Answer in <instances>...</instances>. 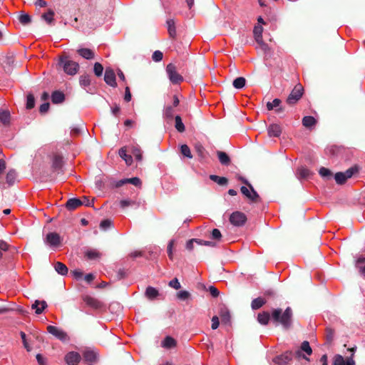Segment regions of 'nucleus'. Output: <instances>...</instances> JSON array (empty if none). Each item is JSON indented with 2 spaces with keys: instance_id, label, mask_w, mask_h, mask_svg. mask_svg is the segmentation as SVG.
Masks as SVG:
<instances>
[{
  "instance_id": "nucleus-44",
  "label": "nucleus",
  "mask_w": 365,
  "mask_h": 365,
  "mask_svg": "<svg viewBox=\"0 0 365 365\" xmlns=\"http://www.w3.org/2000/svg\"><path fill=\"white\" fill-rule=\"evenodd\" d=\"M94 73L97 76H101L103 74V67L100 63H96L94 64Z\"/></svg>"
},
{
  "instance_id": "nucleus-18",
  "label": "nucleus",
  "mask_w": 365,
  "mask_h": 365,
  "mask_svg": "<svg viewBox=\"0 0 365 365\" xmlns=\"http://www.w3.org/2000/svg\"><path fill=\"white\" fill-rule=\"evenodd\" d=\"M301 351H303L306 352L308 355H310L312 353V348L309 346V344L308 341H304L302 342V344L301 345V350H298V351H297L295 352V354H296L297 357H301L302 356Z\"/></svg>"
},
{
  "instance_id": "nucleus-49",
  "label": "nucleus",
  "mask_w": 365,
  "mask_h": 365,
  "mask_svg": "<svg viewBox=\"0 0 365 365\" xmlns=\"http://www.w3.org/2000/svg\"><path fill=\"white\" fill-rule=\"evenodd\" d=\"M163 54L160 51H155L152 56V58L155 62H159L163 59Z\"/></svg>"
},
{
  "instance_id": "nucleus-3",
  "label": "nucleus",
  "mask_w": 365,
  "mask_h": 365,
  "mask_svg": "<svg viewBox=\"0 0 365 365\" xmlns=\"http://www.w3.org/2000/svg\"><path fill=\"white\" fill-rule=\"evenodd\" d=\"M166 73L169 80L173 84L180 83L183 81V77L178 73L175 66L173 63L167 66Z\"/></svg>"
},
{
  "instance_id": "nucleus-12",
  "label": "nucleus",
  "mask_w": 365,
  "mask_h": 365,
  "mask_svg": "<svg viewBox=\"0 0 365 365\" xmlns=\"http://www.w3.org/2000/svg\"><path fill=\"white\" fill-rule=\"evenodd\" d=\"M104 80L107 84L110 86L115 87V75L111 68H106L104 76Z\"/></svg>"
},
{
  "instance_id": "nucleus-53",
  "label": "nucleus",
  "mask_w": 365,
  "mask_h": 365,
  "mask_svg": "<svg viewBox=\"0 0 365 365\" xmlns=\"http://www.w3.org/2000/svg\"><path fill=\"white\" fill-rule=\"evenodd\" d=\"M132 153L138 160H142V153L139 148H133Z\"/></svg>"
},
{
  "instance_id": "nucleus-40",
  "label": "nucleus",
  "mask_w": 365,
  "mask_h": 365,
  "mask_svg": "<svg viewBox=\"0 0 365 365\" xmlns=\"http://www.w3.org/2000/svg\"><path fill=\"white\" fill-rule=\"evenodd\" d=\"M180 150H181L182 154L184 156H185V157H187L188 158H192L190 149V148L187 145H182L181 146V148H180Z\"/></svg>"
},
{
  "instance_id": "nucleus-58",
  "label": "nucleus",
  "mask_w": 365,
  "mask_h": 365,
  "mask_svg": "<svg viewBox=\"0 0 365 365\" xmlns=\"http://www.w3.org/2000/svg\"><path fill=\"white\" fill-rule=\"evenodd\" d=\"M111 221L109 220H103L101 224H100V227L103 229V230H107L108 228H109L110 226H111Z\"/></svg>"
},
{
  "instance_id": "nucleus-27",
  "label": "nucleus",
  "mask_w": 365,
  "mask_h": 365,
  "mask_svg": "<svg viewBox=\"0 0 365 365\" xmlns=\"http://www.w3.org/2000/svg\"><path fill=\"white\" fill-rule=\"evenodd\" d=\"M270 316L268 312L259 313L257 316V321L259 324L266 325L268 324Z\"/></svg>"
},
{
  "instance_id": "nucleus-25",
  "label": "nucleus",
  "mask_w": 365,
  "mask_h": 365,
  "mask_svg": "<svg viewBox=\"0 0 365 365\" xmlns=\"http://www.w3.org/2000/svg\"><path fill=\"white\" fill-rule=\"evenodd\" d=\"M119 155L125 161L127 165H131L133 162L132 156L126 153V150L124 148L119 150Z\"/></svg>"
},
{
  "instance_id": "nucleus-45",
  "label": "nucleus",
  "mask_w": 365,
  "mask_h": 365,
  "mask_svg": "<svg viewBox=\"0 0 365 365\" xmlns=\"http://www.w3.org/2000/svg\"><path fill=\"white\" fill-rule=\"evenodd\" d=\"M175 240H171L168 245V257L170 259H173V250L175 246Z\"/></svg>"
},
{
  "instance_id": "nucleus-13",
  "label": "nucleus",
  "mask_w": 365,
  "mask_h": 365,
  "mask_svg": "<svg viewBox=\"0 0 365 365\" xmlns=\"http://www.w3.org/2000/svg\"><path fill=\"white\" fill-rule=\"evenodd\" d=\"M267 133L269 137H279L282 133V128L278 124H271L267 128Z\"/></svg>"
},
{
  "instance_id": "nucleus-35",
  "label": "nucleus",
  "mask_w": 365,
  "mask_h": 365,
  "mask_svg": "<svg viewBox=\"0 0 365 365\" xmlns=\"http://www.w3.org/2000/svg\"><path fill=\"white\" fill-rule=\"evenodd\" d=\"M121 208L125 209L129 206L138 205L135 200L130 199H123L119 202Z\"/></svg>"
},
{
  "instance_id": "nucleus-14",
  "label": "nucleus",
  "mask_w": 365,
  "mask_h": 365,
  "mask_svg": "<svg viewBox=\"0 0 365 365\" xmlns=\"http://www.w3.org/2000/svg\"><path fill=\"white\" fill-rule=\"evenodd\" d=\"M262 32L263 28L261 25H257L255 26L253 33L256 41L260 45H264L262 41Z\"/></svg>"
},
{
  "instance_id": "nucleus-47",
  "label": "nucleus",
  "mask_w": 365,
  "mask_h": 365,
  "mask_svg": "<svg viewBox=\"0 0 365 365\" xmlns=\"http://www.w3.org/2000/svg\"><path fill=\"white\" fill-rule=\"evenodd\" d=\"M35 101L33 95L29 94L27 96L26 108L31 109L34 107Z\"/></svg>"
},
{
  "instance_id": "nucleus-21",
  "label": "nucleus",
  "mask_w": 365,
  "mask_h": 365,
  "mask_svg": "<svg viewBox=\"0 0 365 365\" xmlns=\"http://www.w3.org/2000/svg\"><path fill=\"white\" fill-rule=\"evenodd\" d=\"M10 122V113L7 110H0V123L6 125Z\"/></svg>"
},
{
  "instance_id": "nucleus-64",
  "label": "nucleus",
  "mask_w": 365,
  "mask_h": 365,
  "mask_svg": "<svg viewBox=\"0 0 365 365\" xmlns=\"http://www.w3.org/2000/svg\"><path fill=\"white\" fill-rule=\"evenodd\" d=\"M49 108V103H43L41 107H40V112L42 113H44L48 111Z\"/></svg>"
},
{
  "instance_id": "nucleus-63",
  "label": "nucleus",
  "mask_w": 365,
  "mask_h": 365,
  "mask_svg": "<svg viewBox=\"0 0 365 365\" xmlns=\"http://www.w3.org/2000/svg\"><path fill=\"white\" fill-rule=\"evenodd\" d=\"M220 316L222 320L224 321L225 322H228L230 321V317L228 312L225 311V312H222Z\"/></svg>"
},
{
  "instance_id": "nucleus-42",
  "label": "nucleus",
  "mask_w": 365,
  "mask_h": 365,
  "mask_svg": "<svg viewBox=\"0 0 365 365\" xmlns=\"http://www.w3.org/2000/svg\"><path fill=\"white\" fill-rule=\"evenodd\" d=\"M19 20L22 24L26 25L31 22V17L27 14H21L19 16Z\"/></svg>"
},
{
  "instance_id": "nucleus-57",
  "label": "nucleus",
  "mask_w": 365,
  "mask_h": 365,
  "mask_svg": "<svg viewBox=\"0 0 365 365\" xmlns=\"http://www.w3.org/2000/svg\"><path fill=\"white\" fill-rule=\"evenodd\" d=\"M128 183H131L135 186H139L141 184V181L138 178H127Z\"/></svg>"
},
{
  "instance_id": "nucleus-38",
  "label": "nucleus",
  "mask_w": 365,
  "mask_h": 365,
  "mask_svg": "<svg viewBox=\"0 0 365 365\" xmlns=\"http://www.w3.org/2000/svg\"><path fill=\"white\" fill-rule=\"evenodd\" d=\"M86 257L89 259H96L100 258L101 254L96 250H91L86 252Z\"/></svg>"
},
{
  "instance_id": "nucleus-26",
  "label": "nucleus",
  "mask_w": 365,
  "mask_h": 365,
  "mask_svg": "<svg viewBox=\"0 0 365 365\" xmlns=\"http://www.w3.org/2000/svg\"><path fill=\"white\" fill-rule=\"evenodd\" d=\"M316 123L315 118L312 116H305L302 119V125L306 128H312Z\"/></svg>"
},
{
  "instance_id": "nucleus-37",
  "label": "nucleus",
  "mask_w": 365,
  "mask_h": 365,
  "mask_svg": "<svg viewBox=\"0 0 365 365\" xmlns=\"http://www.w3.org/2000/svg\"><path fill=\"white\" fill-rule=\"evenodd\" d=\"M79 83L81 87L86 88L91 84V78L88 75H83L80 77Z\"/></svg>"
},
{
  "instance_id": "nucleus-22",
  "label": "nucleus",
  "mask_w": 365,
  "mask_h": 365,
  "mask_svg": "<svg viewBox=\"0 0 365 365\" xmlns=\"http://www.w3.org/2000/svg\"><path fill=\"white\" fill-rule=\"evenodd\" d=\"M81 205H83V202L79 199L71 198L67 201L66 207L68 210H74Z\"/></svg>"
},
{
  "instance_id": "nucleus-9",
  "label": "nucleus",
  "mask_w": 365,
  "mask_h": 365,
  "mask_svg": "<svg viewBox=\"0 0 365 365\" xmlns=\"http://www.w3.org/2000/svg\"><path fill=\"white\" fill-rule=\"evenodd\" d=\"M47 331L48 333L55 336L56 338L63 341H67L68 339L67 334L56 327L49 325L47 327Z\"/></svg>"
},
{
  "instance_id": "nucleus-54",
  "label": "nucleus",
  "mask_w": 365,
  "mask_h": 365,
  "mask_svg": "<svg viewBox=\"0 0 365 365\" xmlns=\"http://www.w3.org/2000/svg\"><path fill=\"white\" fill-rule=\"evenodd\" d=\"M62 164V158L60 156H56L53 160V166L55 168H60Z\"/></svg>"
},
{
  "instance_id": "nucleus-41",
  "label": "nucleus",
  "mask_w": 365,
  "mask_h": 365,
  "mask_svg": "<svg viewBox=\"0 0 365 365\" xmlns=\"http://www.w3.org/2000/svg\"><path fill=\"white\" fill-rule=\"evenodd\" d=\"M194 242L197 243L198 245H202V240H198V239H192L187 242L186 243V248L188 250H192L194 247L193 244Z\"/></svg>"
},
{
  "instance_id": "nucleus-36",
  "label": "nucleus",
  "mask_w": 365,
  "mask_h": 365,
  "mask_svg": "<svg viewBox=\"0 0 365 365\" xmlns=\"http://www.w3.org/2000/svg\"><path fill=\"white\" fill-rule=\"evenodd\" d=\"M83 356L86 361L91 362L95 361L96 358V354L93 350H86L83 352Z\"/></svg>"
},
{
  "instance_id": "nucleus-43",
  "label": "nucleus",
  "mask_w": 365,
  "mask_h": 365,
  "mask_svg": "<svg viewBox=\"0 0 365 365\" xmlns=\"http://www.w3.org/2000/svg\"><path fill=\"white\" fill-rule=\"evenodd\" d=\"M319 173V175L324 178H330L332 175L331 172L326 168H321Z\"/></svg>"
},
{
  "instance_id": "nucleus-5",
  "label": "nucleus",
  "mask_w": 365,
  "mask_h": 365,
  "mask_svg": "<svg viewBox=\"0 0 365 365\" xmlns=\"http://www.w3.org/2000/svg\"><path fill=\"white\" fill-rule=\"evenodd\" d=\"M304 88L301 84H297L287 98L289 105L295 104L302 96Z\"/></svg>"
},
{
  "instance_id": "nucleus-59",
  "label": "nucleus",
  "mask_w": 365,
  "mask_h": 365,
  "mask_svg": "<svg viewBox=\"0 0 365 365\" xmlns=\"http://www.w3.org/2000/svg\"><path fill=\"white\" fill-rule=\"evenodd\" d=\"M9 245L4 241H0V257L2 256V252H5L8 250Z\"/></svg>"
},
{
  "instance_id": "nucleus-32",
  "label": "nucleus",
  "mask_w": 365,
  "mask_h": 365,
  "mask_svg": "<svg viewBox=\"0 0 365 365\" xmlns=\"http://www.w3.org/2000/svg\"><path fill=\"white\" fill-rule=\"evenodd\" d=\"M265 304V301L261 298L258 297L252 300L251 307L253 309H258L262 307Z\"/></svg>"
},
{
  "instance_id": "nucleus-50",
  "label": "nucleus",
  "mask_w": 365,
  "mask_h": 365,
  "mask_svg": "<svg viewBox=\"0 0 365 365\" xmlns=\"http://www.w3.org/2000/svg\"><path fill=\"white\" fill-rule=\"evenodd\" d=\"M177 297L181 300H186L190 297V293L185 290L180 291L178 293Z\"/></svg>"
},
{
  "instance_id": "nucleus-56",
  "label": "nucleus",
  "mask_w": 365,
  "mask_h": 365,
  "mask_svg": "<svg viewBox=\"0 0 365 365\" xmlns=\"http://www.w3.org/2000/svg\"><path fill=\"white\" fill-rule=\"evenodd\" d=\"M211 235H212V238L213 240H220L222 237L221 232L218 229H214L212 231Z\"/></svg>"
},
{
  "instance_id": "nucleus-33",
  "label": "nucleus",
  "mask_w": 365,
  "mask_h": 365,
  "mask_svg": "<svg viewBox=\"0 0 365 365\" xmlns=\"http://www.w3.org/2000/svg\"><path fill=\"white\" fill-rule=\"evenodd\" d=\"M210 178L220 185H225L227 183V179L225 177H220L215 175H211Z\"/></svg>"
},
{
  "instance_id": "nucleus-48",
  "label": "nucleus",
  "mask_w": 365,
  "mask_h": 365,
  "mask_svg": "<svg viewBox=\"0 0 365 365\" xmlns=\"http://www.w3.org/2000/svg\"><path fill=\"white\" fill-rule=\"evenodd\" d=\"M53 11H49L48 12L44 14L42 17L48 24H51L53 19Z\"/></svg>"
},
{
  "instance_id": "nucleus-55",
  "label": "nucleus",
  "mask_w": 365,
  "mask_h": 365,
  "mask_svg": "<svg viewBox=\"0 0 365 365\" xmlns=\"http://www.w3.org/2000/svg\"><path fill=\"white\" fill-rule=\"evenodd\" d=\"M169 286L175 289H179L181 287L180 283L177 278L173 279L169 282Z\"/></svg>"
},
{
  "instance_id": "nucleus-52",
  "label": "nucleus",
  "mask_w": 365,
  "mask_h": 365,
  "mask_svg": "<svg viewBox=\"0 0 365 365\" xmlns=\"http://www.w3.org/2000/svg\"><path fill=\"white\" fill-rule=\"evenodd\" d=\"M333 365H345L344 358L341 355H336L334 358Z\"/></svg>"
},
{
  "instance_id": "nucleus-60",
  "label": "nucleus",
  "mask_w": 365,
  "mask_h": 365,
  "mask_svg": "<svg viewBox=\"0 0 365 365\" xmlns=\"http://www.w3.org/2000/svg\"><path fill=\"white\" fill-rule=\"evenodd\" d=\"M219 319L217 316L212 318V329H216L219 327Z\"/></svg>"
},
{
  "instance_id": "nucleus-39",
  "label": "nucleus",
  "mask_w": 365,
  "mask_h": 365,
  "mask_svg": "<svg viewBox=\"0 0 365 365\" xmlns=\"http://www.w3.org/2000/svg\"><path fill=\"white\" fill-rule=\"evenodd\" d=\"M175 128L179 132H183L185 130V125L182 121L181 118L179 115L175 116Z\"/></svg>"
},
{
  "instance_id": "nucleus-4",
  "label": "nucleus",
  "mask_w": 365,
  "mask_h": 365,
  "mask_svg": "<svg viewBox=\"0 0 365 365\" xmlns=\"http://www.w3.org/2000/svg\"><path fill=\"white\" fill-rule=\"evenodd\" d=\"M43 241L46 245L55 249L61 245L62 238L56 232H49L46 235Z\"/></svg>"
},
{
  "instance_id": "nucleus-10",
  "label": "nucleus",
  "mask_w": 365,
  "mask_h": 365,
  "mask_svg": "<svg viewBox=\"0 0 365 365\" xmlns=\"http://www.w3.org/2000/svg\"><path fill=\"white\" fill-rule=\"evenodd\" d=\"M292 360V352H285L277 356L273 359V362L278 365H287Z\"/></svg>"
},
{
  "instance_id": "nucleus-62",
  "label": "nucleus",
  "mask_w": 365,
  "mask_h": 365,
  "mask_svg": "<svg viewBox=\"0 0 365 365\" xmlns=\"http://www.w3.org/2000/svg\"><path fill=\"white\" fill-rule=\"evenodd\" d=\"M209 291H210L211 295L214 297H217L220 294L218 289L213 286H210L209 287Z\"/></svg>"
},
{
  "instance_id": "nucleus-7",
  "label": "nucleus",
  "mask_w": 365,
  "mask_h": 365,
  "mask_svg": "<svg viewBox=\"0 0 365 365\" xmlns=\"http://www.w3.org/2000/svg\"><path fill=\"white\" fill-rule=\"evenodd\" d=\"M241 180L244 182L245 184H247L250 189L247 187L242 186L241 187V192L242 193L245 195L248 199H250L252 201H256V200L258 198V195L256 192V191L253 189L252 186L247 182L246 180L244 178H241Z\"/></svg>"
},
{
  "instance_id": "nucleus-46",
  "label": "nucleus",
  "mask_w": 365,
  "mask_h": 365,
  "mask_svg": "<svg viewBox=\"0 0 365 365\" xmlns=\"http://www.w3.org/2000/svg\"><path fill=\"white\" fill-rule=\"evenodd\" d=\"M16 178V173L14 170H10L6 175V181L9 184L11 185L14 183Z\"/></svg>"
},
{
  "instance_id": "nucleus-6",
  "label": "nucleus",
  "mask_w": 365,
  "mask_h": 365,
  "mask_svg": "<svg viewBox=\"0 0 365 365\" xmlns=\"http://www.w3.org/2000/svg\"><path fill=\"white\" fill-rule=\"evenodd\" d=\"M357 171L355 168H350L346 170L345 172H339L336 173L334 175V179L337 184L342 185L344 184L347 179L352 177V175Z\"/></svg>"
},
{
  "instance_id": "nucleus-11",
  "label": "nucleus",
  "mask_w": 365,
  "mask_h": 365,
  "mask_svg": "<svg viewBox=\"0 0 365 365\" xmlns=\"http://www.w3.org/2000/svg\"><path fill=\"white\" fill-rule=\"evenodd\" d=\"M65 360L68 365H77L81 360V356L77 352L71 351L66 355Z\"/></svg>"
},
{
  "instance_id": "nucleus-15",
  "label": "nucleus",
  "mask_w": 365,
  "mask_h": 365,
  "mask_svg": "<svg viewBox=\"0 0 365 365\" xmlns=\"http://www.w3.org/2000/svg\"><path fill=\"white\" fill-rule=\"evenodd\" d=\"M83 301L86 304L95 309H98L101 307V302L91 296H85Z\"/></svg>"
},
{
  "instance_id": "nucleus-30",
  "label": "nucleus",
  "mask_w": 365,
  "mask_h": 365,
  "mask_svg": "<svg viewBox=\"0 0 365 365\" xmlns=\"http://www.w3.org/2000/svg\"><path fill=\"white\" fill-rule=\"evenodd\" d=\"M297 175L299 178L305 179L309 176L310 171L309 169L304 167H301L297 169Z\"/></svg>"
},
{
  "instance_id": "nucleus-8",
  "label": "nucleus",
  "mask_w": 365,
  "mask_h": 365,
  "mask_svg": "<svg viewBox=\"0 0 365 365\" xmlns=\"http://www.w3.org/2000/svg\"><path fill=\"white\" fill-rule=\"evenodd\" d=\"M247 220L245 215L241 212H234L230 217V222L235 226H242Z\"/></svg>"
},
{
  "instance_id": "nucleus-23",
  "label": "nucleus",
  "mask_w": 365,
  "mask_h": 365,
  "mask_svg": "<svg viewBox=\"0 0 365 365\" xmlns=\"http://www.w3.org/2000/svg\"><path fill=\"white\" fill-rule=\"evenodd\" d=\"M55 270L61 275H66L68 273L67 267L61 262H57L54 265Z\"/></svg>"
},
{
  "instance_id": "nucleus-2",
  "label": "nucleus",
  "mask_w": 365,
  "mask_h": 365,
  "mask_svg": "<svg viewBox=\"0 0 365 365\" xmlns=\"http://www.w3.org/2000/svg\"><path fill=\"white\" fill-rule=\"evenodd\" d=\"M59 65L63 68V71L70 76L76 75L79 69L77 62L70 60L68 57H61L59 60Z\"/></svg>"
},
{
  "instance_id": "nucleus-61",
  "label": "nucleus",
  "mask_w": 365,
  "mask_h": 365,
  "mask_svg": "<svg viewBox=\"0 0 365 365\" xmlns=\"http://www.w3.org/2000/svg\"><path fill=\"white\" fill-rule=\"evenodd\" d=\"M21 336L24 347L27 349L28 351H30L31 349L26 341L25 333L21 332Z\"/></svg>"
},
{
  "instance_id": "nucleus-17",
  "label": "nucleus",
  "mask_w": 365,
  "mask_h": 365,
  "mask_svg": "<svg viewBox=\"0 0 365 365\" xmlns=\"http://www.w3.org/2000/svg\"><path fill=\"white\" fill-rule=\"evenodd\" d=\"M281 101L278 98L274 99L272 102H268L267 103V108L269 110H273L274 108H277V112L279 113L283 111V108L280 107Z\"/></svg>"
},
{
  "instance_id": "nucleus-51",
  "label": "nucleus",
  "mask_w": 365,
  "mask_h": 365,
  "mask_svg": "<svg viewBox=\"0 0 365 365\" xmlns=\"http://www.w3.org/2000/svg\"><path fill=\"white\" fill-rule=\"evenodd\" d=\"M173 109L171 106H167L164 110V116L167 118H172L173 117Z\"/></svg>"
},
{
  "instance_id": "nucleus-16",
  "label": "nucleus",
  "mask_w": 365,
  "mask_h": 365,
  "mask_svg": "<svg viewBox=\"0 0 365 365\" xmlns=\"http://www.w3.org/2000/svg\"><path fill=\"white\" fill-rule=\"evenodd\" d=\"M47 307V304L45 301H38L36 300L31 306L33 309H35V312L37 314H40L43 312V311Z\"/></svg>"
},
{
  "instance_id": "nucleus-28",
  "label": "nucleus",
  "mask_w": 365,
  "mask_h": 365,
  "mask_svg": "<svg viewBox=\"0 0 365 365\" xmlns=\"http://www.w3.org/2000/svg\"><path fill=\"white\" fill-rule=\"evenodd\" d=\"M51 100L53 103H61L64 100V95L60 91H55L51 96Z\"/></svg>"
},
{
  "instance_id": "nucleus-29",
  "label": "nucleus",
  "mask_w": 365,
  "mask_h": 365,
  "mask_svg": "<svg viewBox=\"0 0 365 365\" xmlns=\"http://www.w3.org/2000/svg\"><path fill=\"white\" fill-rule=\"evenodd\" d=\"M145 295L148 299H153L158 296V291L153 287H148L145 290Z\"/></svg>"
},
{
  "instance_id": "nucleus-24",
  "label": "nucleus",
  "mask_w": 365,
  "mask_h": 365,
  "mask_svg": "<svg viewBox=\"0 0 365 365\" xmlns=\"http://www.w3.org/2000/svg\"><path fill=\"white\" fill-rule=\"evenodd\" d=\"M218 158L221 164L227 165L230 163V157L227 155V154L222 151H218L217 153Z\"/></svg>"
},
{
  "instance_id": "nucleus-20",
  "label": "nucleus",
  "mask_w": 365,
  "mask_h": 365,
  "mask_svg": "<svg viewBox=\"0 0 365 365\" xmlns=\"http://www.w3.org/2000/svg\"><path fill=\"white\" fill-rule=\"evenodd\" d=\"M77 52L83 58L89 60L94 58V53L89 48H79Z\"/></svg>"
},
{
  "instance_id": "nucleus-19",
  "label": "nucleus",
  "mask_w": 365,
  "mask_h": 365,
  "mask_svg": "<svg viewBox=\"0 0 365 365\" xmlns=\"http://www.w3.org/2000/svg\"><path fill=\"white\" fill-rule=\"evenodd\" d=\"M177 342L175 339H174L171 336H166L164 340L162 341L161 345L165 349H172L175 347Z\"/></svg>"
},
{
  "instance_id": "nucleus-31",
  "label": "nucleus",
  "mask_w": 365,
  "mask_h": 365,
  "mask_svg": "<svg viewBox=\"0 0 365 365\" xmlns=\"http://www.w3.org/2000/svg\"><path fill=\"white\" fill-rule=\"evenodd\" d=\"M246 80L243 77L235 78L232 83L233 86L237 89H241L245 86Z\"/></svg>"
},
{
  "instance_id": "nucleus-34",
  "label": "nucleus",
  "mask_w": 365,
  "mask_h": 365,
  "mask_svg": "<svg viewBox=\"0 0 365 365\" xmlns=\"http://www.w3.org/2000/svg\"><path fill=\"white\" fill-rule=\"evenodd\" d=\"M167 25H168V30L170 36L171 37H175L176 34L175 27V22L173 19H169L167 21Z\"/></svg>"
},
{
  "instance_id": "nucleus-1",
  "label": "nucleus",
  "mask_w": 365,
  "mask_h": 365,
  "mask_svg": "<svg viewBox=\"0 0 365 365\" xmlns=\"http://www.w3.org/2000/svg\"><path fill=\"white\" fill-rule=\"evenodd\" d=\"M292 311L290 307H287L282 313L281 309H276L272 311V318L275 322L281 324L284 328H288L291 325Z\"/></svg>"
}]
</instances>
